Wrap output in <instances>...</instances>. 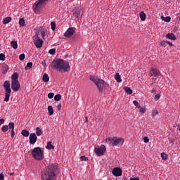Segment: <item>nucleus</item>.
I'll use <instances>...</instances> for the list:
<instances>
[{"mask_svg": "<svg viewBox=\"0 0 180 180\" xmlns=\"http://www.w3.org/2000/svg\"><path fill=\"white\" fill-rule=\"evenodd\" d=\"M33 40L34 44L37 49H41V47H43V43H44V41H43L42 39L39 37L37 34L34 36Z\"/></svg>", "mask_w": 180, "mask_h": 180, "instance_id": "nucleus-8", "label": "nucleus"}, {"mask_svg": "<svg viewBox=\"0 0 180 180\" xmlns=\"http://www.w3.org/2000/svg\"><path fill=\"white\" fill-rule=\"evenodd\" d=\"M105 151H106V146H105V145H101V148H94V153H96V155L98 157L103 155Z\"/></svg>", "mask_w": 180, "mask_h": 180, "instance_id": "nucleus-9", "label": "nucleus"}, {"mask_svg": "<svg viewBox=\"0 0 180 180\" xmlns=\"http://www.w3.org/2000/svg\"><path fill=\"white\" fill-rule=\"evenodd\" d=\"M46 60L41 62V65H43V67H46Z\"/></svg>", "mask_w": 180, "mask_h": 180, "instance_id": "nucleus-55", "label": "nucleus"}, {"mask_svg": "<svg viewBox=\"0 0 180 180\" xmlns=\"http://www.w3.org/2000/svg\"><path fill=\"white\" fill-rule=\"evenodd\" d=\"M90 79L95 84V85H96L99 92H103V88H106V86L108 85V83L104 80L96 78L95 76H91Z\"/></svg>", "mask_w": 180, "mask_h": 180, "instance_id": "nucleus-3", "label": "nucleus"}, {"mask_svg": "<svg viewBox=\"0 0 180 180\" xmlns=\"http://www.w3.org/2000/svg\"><path fill=\"white\" fill-rule=\"evenodd\" d=\"M11 46L13 47V49H14V50H16V49H18V41H12L11 42Z\"/></svg>", "mask_w": 180, "mask_h": 180, "instance_id": "nucleus-23", "label": "nucleus"}, {"mask_svg": "<svg viewBox=\"0 0 180 180\" xmlns=\"http://www.w3.org/2000/svg\"><path fill=\"white\" fill-rule=\"evenodd\" d=\"M10 175H11V176H12V175H15V173H14V172L11 173Z\"/></svg>", "mask_w": 180, "mask_h": 180, "instance_id": "nucleus-59", "label": "nucleus"}, {"mask_svg": "<svg viewBox=\"0 0 180 180\" xmlns=\"http://www.w3.org/2000/svg\"><path fill=\"white\" fill-rule=\"evenodd\" d=\"M42 81H44V82H49V81H50V77H49V75H47V73H45L43 75Z\"/></svg>", "mask_w": 180, "mask_h": 180, "instance_id": "nucleus-20", "label": "nucleus"}, {"mask_svg": "<svg viewBox=\"0 0 180 180\" xmlns=\"http://www.w3.org/2000/svg\"><path fill=\"white\" fill-rule=\"evenodd\" d=\"M84 123H88V117H85V121Z\"/></svg>", "mask_w": 180, "mask_h": 180, "instance_id": "nucleus-56", "label": "nucleus"}, {"mask_svg": "<svg viewBox=\"0 0 180 180\" xmlns=\"http://www.w3.org/2000/svg\"><path fill=\"white\" fill-rule=\"evenodd\" d=\"M133 103L136 106V108H138L139 109V108H141V105H140V103L138 102L137 101H134Z\"/></svg>", "mask_w": 180, "mask_h": 180, "instance_id": "nucleus-35", "label": "nucleus"}, {"mask_svg": "<svg viewBox=\"0 0 180 180\" xmlns=\"http://www.w3.org/2000/svg\"><path fill=\"white\" fill-rule=\"evenodd\" d=\"M167 44H168L169 46H170V47H172L173 44L172 42H169L168 41H167Z\"/></svg>", "mask_w": 180, "mask_h": 180, "instance_id": "nucleus-52", "label": "nucleus"}, {"mask_svg": "<svg viewBox=\"0 0 180 180\" xmlns=\"http://www.w3.org/2000/svg\"><path fill=\"white\" fill-rule=\"evenodd\" d=\"M5 123V120L4 118L0 119V126H2Z\"/></svg>", "mask_w": 180, "mask_h": 180, "instance_id": "nucleus-48", "label": "nucleus"}, {"mask_svg": "<svg viewBox=\"0 0 180 180\" xmlns=\"http://www.w3.org/2000/svg\"><path fill=\"white\" fill-rule=\"evenodd\" d=\"M9 130V127L8 125H4L1 127V131L3 133H6V131H8Z\"/></svg>", "mask_w": 180, "mask_h": 180, "instance_id": "nucleus-30", "label": "nucleus"}, {"mask_svg": "<svg viewBox=\"0 0 180 180\" xmlns=\"http://www.w3.org/2000/svg\"><path fill=\"white\" fill-rule=\"evenodd\" d=\"M112 175L114 176H122V169L120 167H115L112 169Z\"/></svg>", "mask_w": 180, "mask_h": 180, "instance_id": "nucleus-14", "label": "nucleus"}, {"mask_svg": "<svg viewBox=\"0 0 180 180\" xmlns=\"http://www.w3.org/2000/svg\"><path fill=\"white\" fill-rule=\"evenodd\" d=\"M8 70H9V66H8V65L4 63L1 67V73L6 74L8 72Z\"/></svg>", "mask_w": 180, "mask_h": 180, "instance_id": "nucleus-17", "label": "nucleus"}, {"mask_svg": "<svg viewBox=\"0 0 180 180\" xmlns=\"http://www.w3.org/2000/svg\"><path fill=\"white\" fill-rule=\"evenodd\" d=\"M11 136L12 139H13V137H15V129H11Z\"/></svg>", "mask_w": 180, "mask_h": 180, "instance_id": "nucleus-44", "label": "nucleus"}, {"mask_svg": "<svg viewBox=\"0 0 180 180\" xmlns=\"http://www.w3.org/2000/svg\"><path fill=\"white\" fill-rule=\"evenodd\" d=\"M74 33H75V27H70L65 33V37H71L73 36Z\"/></svg>", "mask_w": 180, "mask_h": 180, "instance_id": "nucleus-11", "label": "nucleus"}, {"mask_svg": "<svg viewBox=\"0 0 180 180\" xmlns=\"http://www.w3.org/2000/svg\"><path fill=\"white\" fill-rule=\"evenodd\" d=\"M48 112L50 116H51L54 113V110L53 109V106L51 105L48 106Z\"/></svg>", "mask_w": 180, "mask_h": 180, "instance_id": "nucleus-29", "label": "nucleus"}, {"mask_svg": "<svg viewBox=\"0 0 180 180\" xmlns=\"http://www.w3.org/2000/svg\"><path fill=\"white\" fill-rule=\"evenodd\" d=\"M48 98L49 99H53V98H54V93H49V94H48Z\"/></svg>", "mask_w": 180, "mask_h": 180, "instance_id": "nucleus-41", "label": "nucleus"}, {"mask_svg": "<svg viewBox=\"0 0 180 180\" xmlns=\"http://www.w3.org/2000/svg\"><path fill=\"white\" fill-rule=\"evenodd\" d=\"M157 91L155 89H153V94H156Z\"/></svg>", "mask_w": 180, "mask_h": 180, "instance_id": "nucleus-57", "label": "nucleus"}, {"mask_svg": "<svg viewBox=\"0 0 180 180\" xmlns=\"http://www.w3.org/2000/svg\"><path fill=\"white\" fill-rule=\"evenodd\" d=\"M177 130H179L180 131V127H179L177 128Z\"/></svg>", "mask_w": 180, "mask_h": 180, "instance_id": "nucleus-60", "label": "nucleus"}, {"mask_svg": "<svg viewBox=\"0 0 180 180\" xmlns=\"http://www.w3.org/2000/svg\"><path fill=\"white\" fill-rule=\"evenodd\" d=\"M57 109H58V110H61V104L60 103L59 105H58Z\"/></svg>", "mask_w": 180, "mask_h": 180, "instance_id": "nucleus-53", "label": "nucleus"}, {"mask_svg": "<svg viewBox=\"0 0 180 180\" xmlns=\"http://www.w3.org/2000/svg\"><path fill=\"white\" fill-rule=\"evenodd\" d=\"M160 98H161V94H157L155 96V101H158V99H160Z\"/></svg>", "mask_w": 180, "mask_h": 180, "instance_id": "nucleus-42", "label": "nucleus"}, {"mask_svg": "<svg viewBox=\"0 0 180 180\" xmlns=\"http://www.w3.org/2000/svg\"><path fill=\"white\" fill-rule=\"evenodd\" d=\"M139 112H141V113H146V108H139Z\"/></svg>", "mask_w": 180, "mask_h": 180, "instance_id": "nucleus-43", "label": "nucleus"}, {"mask_svg": "<svg viewBox=\"0 0 180 180\" xmlns=\"http://www.w3.org/2000/svg\"><path fill=\"white\" fill-rule=\"evenodd\" d=\"M52 68H54L57 71L60 72H68L70 71V62L63 59H54L51 65Z\"/></svg>", "mask_w": 180, "mask_h": 180, "instance_id": "nucleus-2", "label": "nucleus"}, {"mask_svg": "<svg viewBox=\"0 0 180 180\" xmlns=\"http://www.w3.org/2000/svg\"><path fill=\"white\" fill-rule=\"evenodd\" d=\"M33 67V63L29 62L27 63V65L25 67V70H30Z\"/></svg>", "mask_w": 180, "mask_h": 180, "instance_id": "nucleus-32", "label": "nucleus"}, {"mask_svg": "<svg viewBox=\"0 0 180 180\" xmlns=\"http://www.w3.org/2000/svg\"><path fill=\"white\" fill-rule=\"evenodd\" d=\"M143 141L144 143H148V141H150V139H148V136H145L143 137Z\"/></svg>", "mask_w": 180, "mask_h": 180, "instance_id": "nucleus-46", "label": "nucleus"}, {"mask_svg": "<svg viewBox=\"0 0 180 180\" xmlns=\"http://www.w3.org/2000/svg\"><path fill=\"white\" fill-rule=\"evenodd\" d=\"M8 128L10 129V130H15V123L10 122L8 124Z\"/></svg>", "mask_w": 180, "mask_h": 180, "instance_id": "nucleus-34", "label": "nucleus"}, {"mask_svg": "<svg viewBox=\"0 0 180 180\" xmlns=\"http://www.w3.org/2000/svg\"><path fill=\"white\" fill-rule=\"evenodd\" d=\"M151 77H158V70L155 68H151L150 72Z\"/></svg>", "mask_w": 180, "mask_h": 180, "instance_id": "nucleus-16", "label": "nucleus"}, {"mask_svg": "<svg viewBox=\"0 0 180 180\" xmlns=\"http://www.w3.org/2000/svg\"><path fill=\"white\" fill-rule=\"evenodd\" d=\"M58 167L56 164H52L47 167H45L41 172V178L42 180H56L57 176Z\"/></svg>", "mask_w": 180, "mask_h": 180, "instance_id": "nucleus-1", "label": "nucleus"}, {"mask_svg": "<svg viewBox=\"0 0 180 180\" xmlns=\"http://www.w3.org/2000/svg\"><path fill=\"white\" fill-rule=\"evenodd\" d=\"M51 30L54 32L56 30V22L52 21L51 22Z\"/></svg>", "mask_w": 180, "mask_h": 180, "instance_id": "nucleus-36", "label": "nucleus"}, {"mask_svg": "<svg viewBox=\"0 0 180 180\" xmlns=\"http://www.w3.org/2000/svg\"><path fill=\"white\" fill-rule=\"evenodd\" d=\"M166 37H167V39H169V40H176V37L175 36V34H174V33L167 34Z\"/></svg>", "mask_w": 180, "mask_h": 180, "instance_id": "nucleus-18", "label": "nucleus"}, {"mask_svg": "<svg viewBox=\"0 0 180 180\" xmlns=\"http://www.w3.org/2000/svg\"><path fill=\"white\" fill-rule=\"evenodd\" d=\"M41 36L42 39H44V37L46 36V32L44 31L41 32Z\"/></svg>", "mask_w": 180, "mask_h": 180, "instance_id": "nucleus-49", "label": "nucleus"}, {"mask_svg": "<svg viewBox=\"0 0 180 180\" xmlns=\"http://www.w3.org/2000/svg\"><path fill=\"white\" fill-rule=\"evenodd\" d=\"M3 86L5 89V98L4 102H9V98H11V94H12V89H11V82L6 80L4 82Z\"/></svg>", "mask_w": 180, "mask_h": 180, "instance_id": "nucleus-5", "label": "nucleus"}, {"mask_svg": "<svg viewBox=\"0 0 180 180\" xmlns=\"http://www.w3.org/2000/svg\"><path fill=\"white\" fill-rule=\"evenodd\" d=\"M46 148L47 150H54V146H53V144H51V141H49L47 143V146H46Z\"/></svg>", "mask_w": 180, "mask_h": 180, "instance_id": "nucleus-21", "label": "nucleus"}, {"mask_svg": "<svg viewBox=\"0 0 180 180\" xmlns=\"http://www.w3.org/2000/svg\"><path fill=\"white\" fill-rule=\"evenodd\" d=\"M115 79H116L117 82H122V77L119 73L115 75Z\"/></svg>", "mask_w": 180, "mask_h": 180, "instance_id": "nucleus-24", "label": "nucleus"}, {"mask_svg": "<svg viewBox=\"0 0 180 180\" xmlns=\"http://www.w3.org/2000/svg\"><path fill=\"white\" fill-rule=\"evenodd\" d=\"M156 115H158V111L157 110H154L152 112V116H156Z\"/></svg>", "mask_w": 180, "mask_h": 180, "instance_id": "nucleus-47", "label": "nucleus"}, {"mask_svg": "<svg viewBox=\"0 0 180 180\" xmlns=\"http://www.w3.org/2000/svg\"><path fill=\"white\" fill-rule=\"evenodd\" d=\"M32 157L37 160V161H41L43 160V157H44V152L41 150L40 147L34 148L32 152Z\"/></svg>", "mask_w": 180, "mask_h": 180, "instance_id": "nucleus-4", "label": "nucleus"}, {"mask_svg": "<svg viewBox=\"0 0 180 180\" xmlns=\"http://www.w3.org/2000/svg\"><path fill=\"white\" fill-rule=\"evenodd\" d=\"M11 89L14 92H18L20 89V84L19 82H11Z\"/></svg>", "mask_w": 180, "mask_h": 180, "instance_id": "nucleus-12", "label": "nucleus"}, {"mask_svg": "<svg viewBox=\"0 0 180 180\" xmlns=\"http://www.w3.org/2000/svg\"><path fill=\"white\" fill-rule=\"evenodd\" d=\"M5 58H6L5 54L0 53V60L1 61H5Z\"/></svg>", "mask_w": 180, "mask_h": 180, "instance_id": "nucleus-39", "label": "nucleus"}, {"mask_svg": "<svg viewBox=\"0 0 180 180\" xmlns=\"http://www.w3.org/2000/svg\"><path fill=\"white\" fill-rule=\"evenodd\" d=\"M130 180H140V178H139V177H134V178H131Z\"/></svg>", "mask_w": 180, "mask_h": 180, "instance_id": "nucleus-54", "label": "nucleus"}, {"mask_svg": "<svg viewBox=\"0 0 180 180\" xmlns=\"http://www.w3.org/2000/svg\"><path fill=\"white\" fill-rule=\"evenodd\" d=\"M4 174H0V180H4Z\"/></svg>", "mask_w": 180, "mask_h": 180, "instance_id": "nucleus-51", "label": "nucleus"}, {"mask_svg": "<svg viewBox=\"0 0 180 180\" xmlns=\"http://www.w3.org/2000/svg\"><path fill=\"white\" fill-rule=\"evenodd\" d=\"M20 27H23L26 25V21H25V18H20L19 20Z\"/></svg>", "mask_w": 180, "mask_h": 180, "instance_id": "nucleus-22", "label": "nucleus"}, {"mask_svg": "<svg viewBox=\"0 0 180 180\" xmlns=\"http://www.w3.org/2000/svg\"><path fill=\"white\" fill-rule=\"evenodd\" d=\"M161 158L162 160H164V161H167L168 160V155L165 153H161Z\"/></svg>", "mask_w": 180, "mask_h": 180, "instance_id": "nucleus-31", "label": "nucleus"}, {"mask_svg": "<svg viewBox=\"0 0 180 180\" xmlns=\"http://www.w3.org/2000/svg\"><path fill=\"white\" fill-rule=\"evenodd\" d=\"M106 143L108 144H112V146H120L124 143V139L123 138H108L105 139Z\"/></svg>", "mask_w": 180, "mask_h": 180, "instance_id": "nucleus-6", "label": "nucleus"}, {"mask_svg": "<svg viewBox=\"0 0 180 180\" xmlns=\"http://www.w3.org/2000/svg\"><path fill=\"white\" fill-rule=\"evenodd\" d=\"M26 56L25 55V53H22L19 56V60L20 61H23V60H25Z\"/></svg>", "mask_w": 180, "mask_h": 180, "instance_id": "nucleus-37", "label": "nucleus"}, {"mask_svg": "<svg viewBox=\"0 0 180 180\" xmlns=\"http://www.w3.org/2000/svg\"><path fill=\"white\" fill-rule=\"evenodd\" d=\"M72 39V40H75L77 39V37H73Z\"/></svg>", "mask_w": 180, "mask_h": 180, "instance_id": "nucleus-58", "label": "nucleus"}, {"mask_svg": "<svg viewBox=\"0 0 180 180\" xmlns=\"http://www.w3.org/2000/svg\"><path fill=\"white\" fill-rule=\"evenodd\" d=\"M11 20H12L11 17L5 18L3 20V23L4 25H7V23H9V22H11Z\"/></svg>", "mask_w": 180, "mask_h": 180, "instance_id": "nucleus-26", "label": "nucleus"}, {"mask_svg": "<svg viewBox=\"0 0 180 180\" xmlns=\"http://www.w3.org/2000/svg\"><path fill=\"white\" fill-rule=\"evenodd\" d=\"M49 0H38L33 6V9L36 13L40 12L41 8H44L46 2H48Z\"/></svg>", "mask_w": 180, "mask_h": 180, "instance_id": "nucleus-7", "label": "nucleus"}, {"mask_svg": "<svg viewBox=\"0 0 180 180\" xmlns=\"http://www.w3.org/2000/svg\"><path fill=\"white\" fill-rule=\"evenodd\" d=\"M36 134L37 136H41V134H43V131L41 130V129H40V127H37L36 128Z\"/></svg>", "mask_w": 180, "mask_h": 180, "instance_id": "nucleus-25", "label": "nucleus"}, {"mask_svg": "<svg viewBox=\"0 0 180 180\" xmlns=\"http://www.w3.org/2000/svg\"><path fill=\"white\" fill-rule=\"evenodd\" d=\"M49 53L51 54V56H54V54H56V49H50Z\"/></svg>", "mask_w": 180, "mask_h": 180, "instance_id": "nucleus-38", "label": "nucleus"}, {"mask_svg": "<svg viewBox=\"0 0 180 180\" xmlns=\"http://www.w3.org/2000/svg\"><path fill=\"white\" fill-rule=\"evenodd\" d=\"M19 82V74L18 72H15L11 76V82Z\"/></svg>", "mask_w": 180, "mask_h": 180, "instance_id": "nucleus-15", "label": "nucleus"}, {"mask_svg": "<svg viewBox=\"0 0 180 180\" xmlns=\"http://www.w3.org/2000/svg\"><path fill=\"white\" fill-rule=\"evenodd\" d=\"M73 16L77 20H79V18H81V9L78 7H76L72 10Z\"/></svg>", "mask_w": 180, "mask_h": 180, "instance_id": "nucleus-10", "label": "nucleus"}, {"mask_svg": "<svg viewBox=\"0 0 180 180\" xmlns=\"http://www.w3.org/2000/svg\"><path fill=\"white\" fill-rule=\"evenodd\" d=\"M21 134L22 136H23L24 137H29V134H30V132H29V131L27 129H23L21 131Z\"/></svg>", "mask_w": 180, "mask_h": 180, "instance_id": "nucleus-19", "label": "nucleus"}, {"mask_svg": "<svg viewBox=\"0 0 180 180\" xmlns=\"http://www.w3.org/2000/svg\"><path fill=\"white\" fill-rule=\"evenodd\" d=\"M124 89L129 95H131V94H133V90H131V88L130 87H124Z\"/></svg>", "mask_w": 180, "mask_h": 180, "instance_id": "nucleus-27", "label": "nucleus"}, {"mask_svg": "<svg viewBox=\"0 0 180 180\" xmlns=\"http://www.w3.org/2000/svg\"><path fill=\"white\" fill-rule=\"evenodd\" d=\"M139 16H140L141 20L142 21L146 20V13H144V11H141L139 13Z\"/></svg>", "mask_w": 180, "mask_h": 180, "instance_id": "nucleus-28", "label": "nucleus"}, {"mask_svg": "<svg viewBox=\"0 0 180 180\" xmlns=\"http://www.w3.org/2000/svg\"><path fill=\"white\" fill-rule=\"evenodd\" d=\"M163 20H165V22H171V17L167 16V17L163 18Z\"/></svg>", "mask_w": 180, "mask_h": 180, "instance_id": "nucleus-40", "label": "nucleus"}, {"mask_svg": "<svg viewBox=\"0 0 180 180\" xmlns=\"http://www.w3.org/2000/svg\"><path fill=\"white\" fill-rule=\"evenodd\" d=\"M167 44V41H162L161 42V46H162V47H164V46H165V44Z\"/></svg>", "mask_w": 180, "mask_h": 180, "instance_id": "nucleus-50", "label": "nucleus"}, {"mask_svg": "<svg viewBox=\"0 0 180 180\" xmlns=\"http://www.w3.org/2000/svg\"><path fill=\"white\" fill-rule=\"evenodd\" d=\"M61 100V95L60 94H56L54 96V101H56V102H58V101Z\"/></svg>", "mask_w": 180, "mask_h": 180, "instance_id": "nucleus-33", "label": "nucleus"}, {"mask_svg": "<svg viewBox=\"0 0 180 180\" xmlns=\"http://www.w3.org/2000/svg\"><path fill=\"white\" fill-rule=\"evenodd\" d=\"M80 160L82 161H88V158L85 157V156H81L80 157Z\"/></svg>", "mask_w": 180, "mask_h": 180, "instance_id": "nucleus-45", "label": "nucleus"}, {"mask_svg": "<svg viewBox=\"0 0 180 180\" xmlns=\"http://www.w3.org/2000/svg\"><path fill=\"white\" fill-rule=\"evenodd\" d=\"M36 141H37V136L34 133H31L30 134V143L36 144Z\"/></svg>", "mask_w": 180, "mask_h": 180, "instance_id": "nucleus-13", "label": "nucleus"}]
</instances>
